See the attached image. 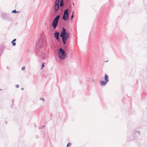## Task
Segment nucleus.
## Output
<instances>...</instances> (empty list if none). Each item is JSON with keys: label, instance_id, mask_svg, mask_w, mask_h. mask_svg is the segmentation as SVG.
<instances>
[{"label": "nucleus", "instance_id": "1", "mask_svg": "<svg viewBox=\"0 0 147 147\" xmlns=\"http://www.w3.org/2000/svg\"><path fill=\"white\" fill-rule=\"evenodd\" d=\"M70 36V34L66 32V30L63 28L62 32L60 34V36L62 38V41L64 44H65L67 40L68 39Z\"/></svg>", "mask_w": 147, "mask_h": 147}, {"label": "nucleus", "instance_id": "2", "mask_svg": "<svg viewBox=\"0 0 147 147\" xmlns=\"http://www.w3.org/2000/svg\"><path fill=\"white\" fill-rule=\"evenodd\" d=\"M58 55L59 58L61 59H64L66 57V52L61 48L59 50Z\"/></svg>", "mask_w": 147, "mask_h": 147}, {"label": "nucleus", "instance_id": "3", "mask_svg": "<svg viewBox=\"0 0 147 147\" xmlns=\"http://www.w3.org/2000/svg\"><path fill=\"white\" fill-rule=\"evenodd\" d=\"M60 17V15H58L54 19L52 23V26L54 29L56 28Z\"/></svg>", "mask_w": 147, "mask_h": 147}, {"label": "nucleus", "instance_id": "4", "mask_svg": "<svg viewBox=\"0 0 147 147\" xmlns=\"http://www.w3.org/2000/svg\"><path fill=\"white\" fill-rule=\"evenodd\" d=\"M69 9H66L65 10L62 17V19L65 21H67L69 20Z\"/></svg>", "mask_w": 147, "mask_h": 147}, {"label": "nucleus", "instance_id": "5", "mask_svg": "<svg viewBox=\"0 0 147 147\" xmlns=\"http://www.w3.org/2000/svg\"><path fill=\"white\" fill-rule=\"evenodd\" d=\"M46 43L45 42L44 39L42 38H40L37 44L38 46L40 48L43 47L45 45Z\"/></svg>", "mask_w": 147, "mask_h": 147}, {"label": "nucleus", "instance_id": "6", "mask_svg": "<svg viewBox=\"0 0 147 147\" xmlns=\"http://www.w3.org/2000/svg\"><path fill=\"white\" fill-rule=\"evenodd\" d=\"M59 7V4H57L55 3V7H54V9H55V12H57Z\"/></svg>", "mask_w": 147, "mask_h": 147}, {"label": "nucleus", "instance_id": "7", "mask_svg": "<svg viewBox=\"0 0 147 147\" xmlns=\"http://www.w3.org/2000/svg\"><path fill=\"white\" fill-rule=\"evenodd\" d=\"M59 33L58 32H56L54 34V36L56 38V39L58 40H59Z\"/></svg>", "mask_w": 147, "mask_h": 147}, {"label": "nucleus", "instance_id": "8", "mask_svg": "<svg viewBox=\"0 0 147 147\" xmlns=\"http://www.w3.org/2000/svg\"><path fill=\"white\" fill-rule=\"evenodd\" d=\"M104 79H105V81H106L107 82H108L109 81V80L108 79V76L107 74H105Z\"/></svg>", "mask_w": 147, "mask_h": 147}, {"label": "nucleus", "instance_id": "9", "mask_svg": "<svg viewBox=\"0 0 147 147\" xmlns=\"http://www.w3.org/2000/svg\"><path fill=\"white\" fill-rule=\"evenodd\" d=\"M101 85L102 86L105 85L107 83L106 81H101L100 82Z\"/></svg>", "mask_w": 147, "mask_h": 147}, {"label": "nucleus", "instance_id": "10", "mask_svg": "<svg viewBox=\"0 0 147 147\" xmlns=\"http://www.w3.org/2000/svg\"><path fill=\"white\" fill-rule=\"evenodd\" d=\"M64 3L63 2V0H61L60 3V6L61 7H63V6Z\"/></svg>", "mask_w": 147, "mask_h": 147}, {"label": "nucleus", "instance_id": "11", "mask_svg": "<svg viewBox=\"0 0 147 147\" xmlns=\"http://www.w3.org/2000/svg\"><path fill=\"white\" fill-rule=\"evenodd\" d=\"M45 63H42V66L41 67V69H42L43 68L45 67Z\"/></svg>", "mask_w": 147, "mask_h": 147}, {"label": "nucleus", "instance_id": "12", "mask_svg": "<svg viewBox=\"0 0 147 147\" xmlns=\"http://www.w3.org/2000/svg\"><path fill=\"white\" fill-rule=\"evenodd\" d=\"M59 0H56L55 2V3L59 4Z\"/></svg>", "mask_w": 147, "mask_h": 147}, {"label": "nucleus", "instance_id": "13", "mask_svg": "<svg viewBox=\"0 0 147 147\" xmlns=\"http://www.w3.org/2000/svg\"><path fill=\"white\" fill-rule=\"evenodd\" d=\"M19 12V11L17 12L16 10H13L12 11V13H17V12Z\"/></svg>", "mask_w": 147, "mask_h": 147}, {"label": "nucleus", "instance_id": "14", "mask_svg": "<svg viewBox=\"0 0 147 147\" xmlns=\"http://www.w3.org/2000/svg\"><path fill=\"white\" fill-rule=\"evenodd\" d=\"M12 45L13 46H15L16 45V43L15 42H12V41L11 42Z\"/></svg>", "mask_w": 147, "mask_h": 147}, {"label": "nucleus", "instance_id": "15", "mask_svg": "<svg viewBox=\"0 0 147 147\" xmlns=\"http://www.w3.org/2000/svg\"><path fill=\"white\" fill-rule=\"evenodd\" d=\"M25 66H23V67H22V70H25Z\"/></svg>", "mask_w": 147, "mask_h": 147}, {"label": "nucleus", "instance_id": "16", "mask_svg": "<svg viewBox=\"0 0 147 147\" xmlns=\"http://www.w3.org/2000/svg\"><path fill=\"white\" fill-rule=\"evenodd\" d=\"M71 145V144L70 143H69L67 144V147L70 146Z\"/></svg>", "mask_w": 147, "mask_h": 147}, {"label": "nucleus", "instance_id": "17", "mask_svg": "<svg viewBox=\"0 0 147 147\" xmlns=\"http://www.w3.org/2000/svg\"><path fill=\"white\" fill-rule=\"evenodd\" d=\"M16 88H18L19 87V85H16Z\"/></svg>", "mask_w": 147, "mask_h": 147}, {"label": "nucleus", "instance_id": "18", "mask_svg": "<svg viewBox=\"0 0 147 147\" xmlns=\"http://www.w3.org/2000/svg\"><path fill=\"white\" fill-rule=\"evenodd\" d=\"M73 17H74L73 15H72V16H71V19L72 18H73Z\"/></svg>", "mask_w": 147, "mask_h": 147}, {"label": "nucleus", "instance_id": "19", "mask_svg": "<svg viewBox=\"0 0 147 147\" xmlns=\"http://www.w3.org/2000/svg\"><path fill=\"white\" fill-rule=\"evenodd\" d=\"M16 40V39H13L12 41L14 42V41H15Z\"/></svg>", "mask_w": 147, "mask_h": 147}, {"label": "nucleus", "instance_id": "20", "mask_svg": "<svg viewBox=\"0 0 147 147\" xmlns=\"http://www.w3.org/2000/svg\"><path fill=\"white\" fill-rule=\"evenodd\" d=\"M23 89H24V88H21V90H23Z\"/></svg>", "mask_w": 147, "mask_h": 147}, {"label": "nucleus", "instance_id": "21", "mask_svg": "<svg viewBox=\"0 0 147 147\" xmlns=\"http://www.w3.org/2000/svg\"><path fill=\"white\" fill-rule=\"evenodd\" d=\"M137 132H139V134H140V132H139V131H137Z\"/></svg>", "mask_w": 147, "mask_h": 147}, {"label": "nucleus", "instance_id": "22", "mask_svg": "<svg viewBox=\"0 0 147 147\" xmlns=\"http://www.w3.org/2000/svg\"><path fill=\"white\" fill-rule=\"evenodd\" d=\"M42 100H44V99H43V98H42Z\"/></svg>", "mask_w": 147, "mask_h": 147}, {"label": "nucleus", "instance_id": "23", "mask_svg": "<svg viewBox=\"0 0 147 147\" xmlns=\"http://www.w3.org/2000/svg\"><path fill=\"white\" fill-rule=\"evenodd\" d=\"M73 5H74V3H73Z\"/></svg>", "mask_w": 147, "mask_h": 147}, {"label": "nucleus", "instance_id": "24", "mask_svg": "<svg viewBox=\"0 0 147 147\" xmlns=\"http://www.w3.org/2000/svg\"><path fill=\"white\" fill-rule=\"evenodd\" d=\"M40 100H41V98H40Z\"/></svg>", "mask_w": 147, "mask_h": 147}, {"label": "nucleus", "instance_id": "25", "mask_svg": "<svg viewBox=\"0 0 147 147\" xmlns=\"http://www.w3.org/2000/svg\"><path fill=\"white\" fill-rule=\"evenodd\" d=\"M0 90H1V89H0Z\"/></svg>", "mask_w": 147, "mask_h": 147}]
</instances>
